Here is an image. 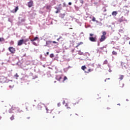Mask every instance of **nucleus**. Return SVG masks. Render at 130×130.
<instances>
[{"instance_id":"9d476101","label":"nucleus","mask_w":130,"mask_h":130,"mask_svg":"<svg viewBox=\"0 0 130 130\" xmlns=\"http://www.w3.org/2000/svg\"><path fill=\"white\" fill-rule=\"evenodd\" d=\"M56 80H57V81H60L62 79L61 75H57L56 77Z\"/></svg>"},{"instance_id":"cd10ccee","label":"nucleus","mask_w":130,"mask_h":130,"mask_svg":"<svg viewBox=\"0 0 130 130\" xmlns=\"http://www.w3.org/2000/svg\"><path fill=\"white\" fill-rule=\"evenodd\" d=\"M123 83L120 84V88H123Z\"/></svg>"},{"instance_id":"c756f323","label":"nucleus","mask_w":130,"mask_h":130,"mask_svg":"<svg viewBox=\"0 0 130 130\" xmlns=\"http://www.w3.org/2000/svg\"><path fill=\"white\" fill-rule=\"evenodd\" d=\"M92 21L93 22H95V21H96V18L95 17H93L92 19Z\"/></svg>"},{"instance_id":"7ed1b4c3","label":"nucleus","mask_w":130,"mask_h":130,"mask_svg":"<svg viewBox=\"0 0 130 130\" xmlns=\"http://www.w3.org/2000/svg\"><path fill=\"white\" fill-rule=\"evenodd\" d=\"M8 49L11 53L14 54L16 52V49L13 47H10Z\"/></svg>"},{"instance_id":"4d7b16f0","label":"nucleus","mask_w":130,"mask_h":130,"mask_svg":"<svg viewBox=\"0 0 130 130\" xmlns=\"http://www.w3.org/2000/svg\"><path fill=\"white\" fill-rule=\"evenodd\" d=\"M108 97H109V95H108Z\"/></svg>"},{"instance_id":"603ef678","label":"nucleus","mask_w":130,"mask_h":130,"mask_svg":"<svg viewBox=\"0 0 130 130\" xmlns=\"http://www.w3.org/2000/svg\"><path fill=\"white\" fill-rule=\"evenodd\" d=\"M129 44L130 45V41H129Z\"/></svg>"},{"instance_id":"e433bc0d","label":"nucleus","mask_w":130,"mask_h":130,"mask_svg":"<svg viewBox=\"0 0 130 130\" xmlns=\"http://www.w3.org/2000/svg\"><path fill=\"white\" fill-rule=\"evenodd\" d=\"M69 6H72V3L71 2H69Z\"/></svg>"},{"instance_id":"7c9ffc66","label":"nucleus","mask_w":130,"mask_h":130,"mask_svg":"<svg viewBox=\"0 0 130 130\" xmlns=\"http://www.w3.org/2000/svg\"><path fill=\"white\" fill-rule=\"evenodd\" d=\"M80 3L83 5L84 4V0H80Z\"/></svg>"},{"instance_id":"a878e982","label":"nucleus","mask_w":130,"mask_h":130,"mask_svg":"<svg viewBox=\"0 0 130 130\" xmlns=\"http://www.w3.org/2000/svg\"><path fill=\"white\" fill-rule=\"evenodd\" d=\"M104 64H107L108 63V61L107 60H105L104 62Z\"/></svg>"},{"instance_id":"de8ad7c7","label":"nucleus","mask_w":130,"mask_h":130,"mask_svg":"<svg viewBox=\"0 0 130 130\" xmlns=\"http://www.w3.org/2000/svg\"><path fill=\"white\" fill-rule=\"evenodd\" d=\"M60 6H61V4L59 5V7H60Z\"/></svg>"},{"instance_id":"37998d69","label":"nucleus","mask_w":130,"mask_h":130,"mask_svg":"<svg viewBox=\"0 0 130 130\" xmlns=\"http://www.w3.org/2000/svg\"><path fill=\"white\" fill-rule=\"evenodd\" d=\"M104 12H106V9H105Z\"/></svg>"},{"instance_id":"6ab92c4d","label":"nucleus","mask_w":130,"mask_h":130,"mask_svg":"<svg viewBox=\"0 0 130 130\" xmlns=\"http://www.w3.org/2000/svg\"><path fill=\"white\" fill-rule=\"evenodd\" d=\"M5 41V39L4 38H0V42H3Z\"/></svg>"},{"instance_id":"3c124183","label":"nucleus","mask_w":130,"mask_h":130,"mask_svg":"<svg viewBox=\"0 0 130 130\" xmlns=\"http://www.w3.org/2000/svg\"><path fill=\"white\" fill-rule=\"evenodd\" d=\"M12 44H14V42H12Z\"/></svg>"},{"instance_id":"dca6fc26","label":"nucleus","mask_w":130,"mask_h":130,"mask_svg":"<svg viewBox=\"0 0 130 130\" xmlns=\"http://www.w3.org/2000/svg\"><path fill=\"white\" fill-rule=\"evenodd\" d=\"M112 16H116L117 15V12L116 11H113L112 13Z\"/></svg>"},{"instance_id":"4c0bfd02","label":"nucleus","mask_w":130,"mask_h":130,"mask_svg":"<svg viewBox=\"0 0 130 130\" xmlns=\"http://www.w3.org/2000/svg\"><path fill=\"white\" fill-rule=\"evenodd\" d=\"M63 7H66V3H64L63 4Z\"/></svg>"},{"instance_id":"ea45409f","label":"nucleus","mask_w":130,"mask_h":130,"mask_svg":"<svg viewBox=\"0 0 130 130\" xmlns=\"http://www.w3.org/2000/svg\"><path fill=\"white\" fill-rule=\"evenodd\" d=\"M52 42H53V43H54V44L57 43V42H55V41H53Z\"/></svg>"},{"instance_id":"39448f33","label":"nucleus","mask_w":130,"mask_h":130,"mask_svg":"<svg viewBox=\"0 0 130 130\" xmlns=\"http://www.w3.org/2000/svg\"><path fill=\"white\" fill-rule=\"evenodd\" d=\"M105 39H106V36H102L101 39H100V42H103Z\"/></svg>"},{"instance_id":"423d86ee","label":"nucleus","mask_w":130,"mask_h":130,"mask_svg":"<svg viewBox=\"0 0 130 130\" xmlns=\"http://www.w3.org/2000/svg\"><path fill=\"white\" fill-rule=\"evenodd\" d=\"M89 39L91 42H96V38L89 37Z\"/></svg>"},{"instance_id":"1a4fd4ad","label":"nucleus","mask_w":130,"mask_h":130,"mask_svg":"<svg viewBox=\"0 0 130 130\" xmlns=\"http://www.w3.org/2000/svg\"><path fill=\"white\" fill-rule=\"evenodd\" d=\"M46 110L47 113H51L52 110L51 109H48L47 107H46Z\"/></svg>"},{"instance_id":"a211bd4d","label":"nucleus","mask_w":130,"mask_h":130,"mask_svg":"<svg viewBox=\"0 0 130 130\" xmlns=\"http://www.w3.org/2000/svg\"><path fill=\"white\" fill-rule=\"evenodd\" d=\"M112 54H113V55H117V52H115V51H113L112 52Z\"/></svg>"},{"instance_id":"a19ab883","label":"nucleus","mask_w":130,"mask_h":130,"mask_svg":"<svg viewBox=\"0 0 130 130\" xmlns=\"http://www.w3.org/2000/svg\"><path fill=\"white\" fill-rule=\"evenodd\" d=\"M60 39V38L57 39V41H59V40Z\"/></svg>"},{"instance_id":"4468645a","label":"nucleus","mask_w":130,"mask_h":130,"mask_svg":"<svg viewBox=\"0 0 130 130\" xmlns=\"http://www.w3.org/2000/svg\"><path fill=\"white\" fill-rule=\"evenodd\" d=\"M123 78H124V76L120 75L119 78V80H120V81H121V80H123Z\"/></svg>"},{"instance_id":"473e14b6","label":"nucleus","mask_w":130,"mask_h":130,"mask_svg":"<svg viewBox=\"0 0 130 130\" xmlns=\"http://www.w3.org/2000/svg\"><path fill=\"white\" fill-rule=\"evenodd\" d=\"M14 77H16V78H19V75H18V73H16Z\"/></svg>"},{"instance_id":"09e8293b","label":"nucleus","mask_w":130,"mask_h":130,"mask_svg":"<svg viewBox=\"0 0 130 130\" xmlns=\"http://www.w3.org/2000/svg\"><path fill=\"white\" fill-rule=\"evenodd\" d=\"M0 119H2V117L0 116Z\"/></svg>"},{"instance_id":"c9c22d12","label":"nucleus","mask_w":130,"mask_h":130,"mask_svg":"<svg viewBox=\"0 0 130 130\" xmlns=\"http://www.w3.org/2000/svg\"><path fill=\"white\" fill-rule=\"evenodd\" d=\"M57 105L58 107H59V106H60V103H58Z\"/></svg>"},{"instance_id":"6e6d98bb","label":"nucleus","mask_w":130,"mask_h":130,"mask_svg":"<svg viewBox=\"0 0 130 130\" xmlns=\"http://www.w3.org/2000/svg\"><path fill=\"white\" fill-rule=\"evenodd\" d=\"M28 118V119H29V118H29V117H28V118Z\"/></svg>"},{"instance_id":"5fc2aeb1","label":"nucleus","mask_w":130,"mask_h":130,"mask_svg":"<svg viewBox=\"0 0 130 130\" xmlns=\"http://www.w3.org/2000/svg\"><path fill=\"white\" fill-rule=\"evenodd\" d=\"M53 118H54V116H53Z\"/></svg>"},{"instance_id":"f03ea898","label":"nucleus","mask_w":130,"mask_h":130,"mask_svg":"<svg viewBox=\"0 0 130 130\" xmlns=\"http://www.w3.org/2000/svg\"><path fill=\"white\" fill-rule=\"evenodd\" d=\"M28 41V39H25L24 40V39H21L18 41L17 45L18 46H21L24 42H27Z\"/></svg>"},{"instance_id":"f3484780","label":"nucleus","mask_w":130,"mask_h":130,"mask_svg":"<svg viewBox=\"0 0 130 130\" xmlns=\"http://www.w3.org/2000/svg\"><path fill=\"white\" fill-rule=\"evenodd\" d=\"M82 44H83V42H80V43H77V45L76 46V47H79V46H80V45H82Z\"/></svg>"},{"instance_id":"20e7f679","label":"nucleus","mask_w":130,"mask_h":130,"mask_svg":"<svg viewBox=\"0 0 130 130\" xmlns=\"http://www.w3.org/2000/svg\"><path fill=\"white\" fill-rule=\"evenodd\" d=\"M33 1L32 0H30L29 2L27 3V6L28 8H32L33 7Z\"/></svg>"},{"instance_id":"6e6552de","label":"nucleus","mask_w":130,"mask_h":130,"mask_svg":"<svg viewBox=\"0 0 130 130\" xmlns=\"http://www.w3.org/2000/svg\"><path fill=\"white\" fill-rule=\"evenodd\" d=\"M43 104L39 103V104L38 105V109H39V110H41V108H42V106H43Z\"/></svg>"},{"instance_id":"9b49d317","label":"nucleus","mask_w":130,"mask_h":130,"mask_svg":"<svg viewBox=\"0 0 130 130\" xmlns=\"http://www.w3.org/2000/svg\"><path fill=\"white\" fill-rule=\"evenodd\" d=\"M129 11L127 10L126 9H123V12L124 13L125 15H128V12Z\"/></svg>"},{"instance_id":"49530a36","label":"nucleus","mask_w":130,"mask_h":130,"mask_svg":"<svg viewBox=\"0 0 130 130\" xmlns=\"http://www.w3.org/2000/svg\"><path fill=\"white\" fill-rule=\"evenodd\" d=\"M75 115H77V116H79V115H78V114H75Z\"/></svg>"},{"instance_id":"ddd939ff","label":"nucleus","mask_w":130,"mask_h":130,"mask_svg":"<svg viewBox=\"0 0 130 130\" xmlns=\"http://www.w3.org/2000/svg\"><path fill=\"white\" fill-rule=\"evenodd\" d=\"M64 16H66L65 14H60L59 15V17H60L61 18V19H63V18H64Z\"/></svg>"},{"instance_id":"f257e3e1","label":"nucleus","mask_w":130,"mask_h":130,"mask_svg":"<svg viewBox=\"0 0 130 130\" xmlns=\"http://www.w3.org/2000/svg\"><path fill=\"white\" fill-rule=\"evenodd\" d=\"M10 113H13L14 112H18L19 113H21V112H23V111L18 107L12 106L10 109Z\"/></svg>"},{"instance_id":"58836bf2","label":"nucleus","mask_w":130,"mask_h":130,"mask_svg":"<svg viewBox=\"0 0 130 130\" xmlns=\"http://www.w3.org/2000/svg\"><path fill=\"white\" fill-rule=\"evenodd\" d=\"M60 113V111L57 112V114H59Z\"/></svg>"},{"instance_id":"f704fd0d","label":"nucleus","mask_w":130,"mask_h":130,"mask_svg":"<svg viewBox=\"0 0 130 130\" xmlns=\"http://www.w3.org/2000/svg\"><path fill=\"white\" fill-rule=\"evenodd\" d=\"M89 35H90V36H91L92 37V36H93L94 35V34H90Z\"/></svg>"},{"instance_id":"c85d7f7f","label":"nucleus","mask_w":130,"mask_h":130,"mask_svg":"<svg viewBox=\"0 0 130 130\" xmlns=\"http://www.w3.org/2000/svg\"><path fill=\"white\" fill-rule=\"evenodd\" d=\"M103 36H106V32L105 31L103 32Z\"/></svg>"},{"instance_id":"aec40b11","label":"nucleus","mask_w":130,"mask_h":130,"mask_svg":"<svg viewBox=\"0 0 130 130\" xmlns=\"http://www.w3.org/2000/svg\"><path fill=\"white\" fill-rule=\"evenodd\" d=\"M88 72H87V73H91V72H93V71H94V69H88Z\"/></svg>"},{"instance_id":"2f4dec72","label":"nucleus","mask_w":130,"mask_h":130,"mask_svg":"<svg viewBox=\"0 0 130 130\" xmlns=\"http://www.w3.org/2000/svg\"><path fill=\"white\" fill-rule=\"evenodd\" d=\"M32 44H33L34 45H35V46H37V44L36 43H35V42H32Z\"/></svg>"},{"instance_id":"a18cd8bd","label":"nucleus","mask_w":130,"mask_h":130,"mask_svg":"<svg viewBox=\"0 0 130 130\" xmlns=\"http://www.w3.org/2000/svg\"><path fill=\"white\" fill-rule=\"evenodd\" d=\"M117 105H119V106H120V104H118Z\"/></svg>"},{"instance_id":"0eeeda50","label":"nucleus","mask_w":130,"mask_h":130,"mask_svg":"<svg viewBox=\"0 0 130 130\" xmlns=\"http://www.w3.org/2000/svg\"><path fill=\"white\" fill-rule=\"evenodd\" d=\"M19 10V6H17L15 7V9L11 11V13H16V12H18V10Z\"/></svg>"},{"instance_id":"79ce46f5","label":"nucleus","mask_w":130,"mask_h":130,"mask_svg":"<svg viewBox=\"0 0 130 130\" xmlns=\"http://www.w3.org/2000/svg\"><path fill=\"white\" fill-rule=\"evenodd\" d=\"M107 109H110V108L107 107Z\"/></svg>"},{"instance_id":"4be33fe9","label":"nucleus","mask_w":130,"mask_h":130,"mask_svg":"<svg viewBox=\"0 0 130 130\" xmlns=\"http://www.w3.org/2000/svg\"><path fill=\"white\" fill-rule=\"evenodd\" d=\"M118 21L119 22V23H121V22H123V19L122 18H120L119 19Z\"/></svg>"},{"instance_id":"412c9836","label":"nucleus","mask_w":130,"mask_h":130,"mask_svg":"<svg viewBox=\"0 0 130 130\" xmlns=\"http://www.w3.org/2000/svg\"><path fill=\"white\" fill-rule=\"evenodd\" d=\"M11 120H14L15 119V116L13 115L12 117H10Z\"/></svg>"},{"instance_id":"f8f14e48","label":"nucleus","mask_w":130,"mask_h":130,"mask_svg":"<svg viewBox=\"0 0 130 130\" xmlns=\"http://www.w3.org/2000/svg\"><path fill=\"white\" fill-rule=\"evenodd\" d=\"M38 39H39V38L38 37H35L34 39H31V40H30V41H31V42H34V41H36V40H38Z\"/></svg>"},{"instance_id":"8fccbe9b","label":"nucleus","mask_w":130,"mask_h":130,"mask_svg":"<svg viewBox=\"0 0 130 130\" xmlns=\"http://www.w3.org/2000/svg\"><path fill=\"white\" fill-rule=\"evenodd\" d=\"M72 114H70V116H72Z\"/></svg>"},{"instance_id":"bb28decb","label":"nucleus","mask_w":130,"mask_h":130,"mask_svg":"<svg viewBox=\"0 0 130 130\" xmlns=\"http://www.w3.org/2000/svg\"><path fill=\"white\" fill-rule=\"evenodd\" d=\"M50 57H51V58H52L53 57H54V55H53V54H51L50 55Z\"/></svg>"},{"instance_id":"393cba45","label":"nucleus","mask_w":130,"mask_h":130,"mask_svg":"<svg viewBox=\"0 0 130 130\" xmlns=\"http://www.w3.org/2000/svg\"><path fill=\"white\" fill-rule=\"evenodd\" d=\"M56 10H57V11L55 12V13L58 14V13L59 12V10H58V8H56Z\"/></svg>"},{"instance_id":"b1692460","label":"nucleus","mask_w":130,"mask_h":130,"mask_svg":"<svg viewBox=\"0 0 130 130\" xmlns=\"http://www.w3.org/2000/svg\"><path fill=\"white\" fill-rule=\"evenodd\" d=\"M66 80H68V77H67V76H64L63 80V83L64 82V81H66Z\"/></svg>"},{"instance_id":"72a5a7b5","label":"nucleus","mask_w":130,"mask_h":130,"mask_svg":"<svg viewBox=\"0 0 130 130\" xmlns=\"http://www.w3.org/2000/svg\"><path fill=\"white\" fill-rule=\"evenodd\" d=\"M48 54H49V52H47L46 53V54H45V56H47V55H48Z\"/></svg>"},{"instance_id":"c03bdc74","label":"nucleus","mask_w":130,"mask_h":130,"mask_svg":"<svg viewBox=\"0 0 130 130\" xmlns=\"http://www.w3.org/2000/svg\"><path fill=\"white\" fill-rule=\"evenodd\" d=\"M66 102L64 101L63 102V104H64V103H65Z\"/></svg>"},{"instance_id":"2eb2a0df","label":"nucleus","mask_w":130,"mask_h":130,"mask_svg":"<svg viewBox=\"0 0 130 130\" xmlns=\"http://www.w3.org/2000/svg\"><path fill=\"white\" fill-rule=\"evenodd\" d=\"M46 10H50V9H51V6L50 5L46 6Z\"/></svg>"},{"instance_id":"5701e85b","label":"nucleus","mask_w":130,"mask_h":130,"mask_svg":"<svg viewBox=\"0 0 130 130\" xmlns=\"http://www.w3.org/2000/svg\"><path fill=\"white\" fill-rule=\"evenodd\" d=\"M82 70H83V71H85V70H86V66H82L81 67Z\"/></svg>"},{"instance_id":"864d4df0","label":"nucleus","mask_w":130,"mask_h":130,"mask_svg":"<svg viewBox=\"0 0 130 130\" xmlns=\"http://www.w3.org/2000/svg\"><path fill=\"white\" fill-rule=\"evenodd\" d=\"M80 100H82V99H80Z\"/></svg>"}]
</instances>
